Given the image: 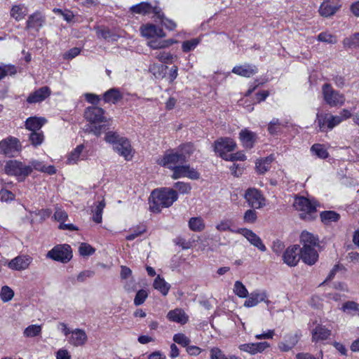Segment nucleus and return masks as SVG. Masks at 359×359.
<instances>
[{"mask_svg":"<svg viewBox=\"0 0 359 359\" xmlns=\"http://www.w3.org/2000/svg\"><path fill=\"white\" fill-rule=\"evenodd\" d=\"M177 198V192L172 189L154 190L149 200V209L153 212L158 213L162 208L171 206Z\"/></svg>","mask_w":359,"mask_h":359,"instance_id":"f257e3e1","label":"nucleus"},{"mask_svg":"<svg viewBox=\"0 0 359 359\" xmlns=\"http://www.w3.org/2000/svg\"><path fill=\"white\" fill-rule=\"evenodd\" d=\"M104 110L97 107H89L84 113V116L86 120L91 123L87 130L93 133L96 136H100L105 129V125L96 126L95 123L105 122V117L104 116Z\"/></svg>","mask_w":359,"mask_h":359,"instance_id":"f03ea898","label":"nucleus"},{"mask_svg":"<svg viewBox=\"0 0 359 359\" xmlns=\"http://www.w3.org/2000/svg\"><path fill=\"white\" fill-rule=\"evenodd\" d=\"M293 206L299 212V217L304 220H312L316 217V203L304 196H297Z\"/></svg>","mask_w":359,"mask_h":359,"instance_id":"7ed1b4c3","label":"nucleus"},{"mask_svg":"<svg viewBox=\"0 0 359 359\" xmlns=\"http://www.w3.org/2000/svg\"><path fill=\"white\" fill-rule=\"evenodd\" d=\"M5 172L15 176L18 181H23L31 172L32 168L17 160H9L4 167Z\"/></svg>","mask_w":359,"mask_h":359,"instance_id":"20e7f679","label":"nucleus"},{"mask_svg":"<svg viewBox=\"0 0 359 359\" xmlns=\"http://www.w3.org/2000/svg\"><path fill=\"white\" fill-rule=\"evenodd\" d=\"M322 95L323 100L330 107H341L345 103L344 95L335 90L329 83L322 86Z\"/></svg>","mask_w":359,"mask_h":359,"instance_id":"39448f33","label":"nucleus"},{"mask_svg":"<svg viewBox=\"0 0 359 359\" xmlns=\"http://www.w3.org/2000/svg\"><path fill=\"white\" fill-rule=\"evenodd\" d=\"M156 163L172 170L180 164L185 163V155L180 154L177 150L165 153L163 156L157 158Z\"/></svg>","mask_w":359,"mask_h":359,"instance_id":"423d86ee","label":"nucleus"},{"mask_svg":"<svg viewBox=\"0 0 359 359\" xmlns=\"http://www.w3.org/2000/svg\"><path fill=\"white\" fill-rule=\"evenodd\" d=\"M46 257L62 263H67L72 258L71 247L67 244L57 245L48 252Z\"/></svg>","mask_w":359,"mask_h":359,"instance_id":"0eeeda50","label":"nucleus"},{"mask_svg":"<svg viewBox=\"0 0 359 359\" xmlns=\"http://www.w3.org/2000/svg\"><path fill=\"white\" fill-rule=\"evenodd\" d=\"M236 143L229 137H222L215 142L214 150L218 155L224 160H226L229 156V152L236 149Z\"/></svg>","mask_w":359,"mask_h":359,"instance_id":"6e6552de","label":"nucleus"},{"mask_svg":"<svg viewBox=\"0 0 359 359\" xmlns=\"http://www.w3.org/2000/svg\"><path fill=\"white\" fill-rule=\"evenodd\" d=\"M244 197L251 208L259 209L266 205L265 198L257 189H248L245 193Z\"/></svg>","mask_w":359,"mask_h":359,"instance_id":"1a4fd4ad","label":"nucleus"},{"mask_svg":"<svg viewBox=\"0 0 359 359\" xmlns=\"http://www.w3.org/2000/svg\"><path fill=\"white\" fill-rule=\"evenodd\" d=\"M140 32L141 36L148 41L154 38H165L166 36V33L162 27L150 22L142 25L140 27Z\"/></svg>","mask_w":359,"mask_h":359,"instance_id":"9d476101","label":"nucleus"},{"mask_svg":"<svg viewBox=\"0 0 359 359\" xmlns=\"http://www.w3.org/2000/svg\"><path fill=\"white\" fill-rule=\"evenodd\" d=\"M20 150L17 138L10 137L0 142V153L8 157H13Z\"/></svg>","mask_w":359,"mask_h":359,"instance_id":"9b49d317","label":"nucleus"},{"mask_svg":"<svg viewBox=\"0 0 359 359\" xmlns=\"http://www.w3.org/2000/svg\"><path fill=\"white\" fill-rule=\"evenodd\" d=\"M316 121L318 123L319 130L325 132L326 128L332 130L334 127L341 123V119L338 116L333 115H319L317 114Z\"/></svg>","mask_w":359,"mask_h":359,"instance_id":"f8f14e48","label":"nucleus"},{"mask_svg":"<svg viewBox=\"0 0 359 359\" xmlns=\"http://www.w3.org/2000/svg\"><path fill=\"white\" fill-rule=\"evenodd\" d=\"M270 347V344L267 341L245 343L238 345V348L241 352L255 355L264 352Z\"/></svg>","mask_w":359,"mask_h":359,"instance_id":"ddd939ff","label":"nucleus"},{"mask_svg":"<svg viewBox=\"0 0 359 359\" xmlns=\"http://www.w3.org/2000/svg\"><path fill=\"white\" fill-rule=\"evenodd\" d=\"M172 178L177 180L182 177H188L191 180H198L200 174L194 168L189 165H179L172 170Z\"/></svg>","mask_w":359,"mask_h":359,"instance_id":"4468645a","label":"nucleus"},{"mask_svg":"<svg viewBox=\"0 0 359 359\" xmlns=\"http://www.w3.org/2000/svg\"><path fill=\"white\" fill-rule=\"evenodd\" d=\"M46 22V15L41 11H36L28 16L25 29L39 32Z\"/></svg>","mask_w":359,"mask_h":359,"instance_id":"2eb2a0df","label":"nucleus"},{"mask_svg":"<svg viewBox=\"0 0 359 359\" xmlns=\"http://www.w3.org/2000/svg\"><path fill=\"white\" fill-rule=\"evenodd\" d=\"M284 262L290 266H296L301 259V249L297 245L289 246L283 255Z\"/></svg>","mask_w":359,"mask_h":359,"instance_id":"dca6fc26","label":"nucleus"},{"mask_svg":"<svg viewBox=\"0 0 359 359\" xmlns=\"http://www.w3.org/2000/svg\"><path fill=\"white\" fill-rule=\"evenodd\" d=\"M236 233L243 236L251 245L256 247L260 251L265 252L266 250V248L265 245L263 243L260 237L258 236L252 230L243 228L238 229L236 231Z\"/></svg>","mask_w":359,"mask_h":359,"instance_id":"f3484780","label":"nucleus"},{"mask_svg":"<svg viewBox=\"0 0 359 359\" xmlns=\"http://www.w3.org/2000/svg\"><path fill=\"white\" fill-rule=\"evenodd\" d=\"M339 7V0H324L319 8V13L327 18L335 14Z\"/></svg>","mask_w":359,"mask_h":359,"instance_id":"a211bd4d","label":"nucleus"},{"mask_svg":"<svg viewBox=\"0 0 359 359\" xmlns=\"http://www.w3.org/2000/svg\"><path fill=\"white\" fill-rule=\"evenodd\" d=\"M51 94L49 87L43 86L31 93L27 97V102L29 104L40 103L44 101Z\"/></svg>","mask_w":359,"mask_h":359,"instance_id":"6ab92c4d","label":"nucleus"},{"mask_svg":"<svg viewBox=\"0 0 359 359\" xmlns=\"http://www.w3.org/2000/svg\"><path fill=\"white\" fill-rule=\"evenodd\" d=\"M32 262L29 255H20L11 259L8 266L11 269L22 271L27 269Z\"/></svg>","mask_w":359,"mask_h":359,"instance_id":"aec40b11","label":"nucleus"},{"mask_svg":"<svg viewBox=\"0 0 359 359\" xmlns=\"http://www.w3.org/2000/svg\"><path fill=\"white\" fill-rule=\"evenodd\" d=\"M299 337L297 333L286 334L283 341L278 343V348L280 351L288 352L298 343Z\"/></svg>","mask_w":359,"mask_h":359,"instance_id":"412c9836","label":"nucleus"},{"mask_svg":"<svg viewBox=\"0 0 359 359\" xmlns=\"http://www.w3.org/2000/svg\"><path fill=\"white\" fill-rule=\"evenodd\" d=\"M114 149L126 161L130 160L133 157L131 144L126 137H121Z\"/></svg>","mask_w":359,"mask_h":359,"instance_id":"4be33fe9","label":"nucleus"},{"mask_svg":"<svg viewBox=\"0 0 359 359\" xmlns=\"http://www.w3.org/2000/svg\"><path fill=\"white\" fill-rule=\"evenodd\" d=\"M269 303L267 300V294L265 291H254L251 292L248 298L245 300L244 306L248 308L253 307L257 305L259 302Z\"/></svg>","mask_w":359,"mask_h":359,"instance_id":"5701e85b","label":"nucleus"},{"mask_svg":"<svg viewBox=\"0 0 359 359\" xmlns=\"http://www.w3.org/2000/svg\"><path fill=\"white\" fill-rule=\"evenodd\" d=\"M301 259L308 265H313L318 259V254L315 247H304L301 248Z\"/></svg>","mask_w":359,"mask_h":359,"instance_id":"b1692460","label":"nucleus"},{"mask_svg":"<svg viewBox=\"0 0 359 359\" xmlns=\"http://www.w3.org/2000/svg\"><path fill=\"white\" fill-rule=\"evenodd\" d=\"M177 43V41L172 39H163V38H154L148 41L147 45L153 50H158L168 48Z\"/></svg>","mask_w":359,"mask_h":359,"instance_id":"393cba45","label":"nucleus"},{"mask_svg":"<svg viewBox=\"0 0 359 359\" xmlns=\"http://www.w3.org/2000/svg\"><path fill=\"white\" fill-rule=\"evenodd\" d=\"M239 139L244 147L251 149L256 142L257 135L248 129L244 128L239 133Z\"/></svg>","mask_w":359,"mask_h":359,"instance_id":"a878e982","label":"nucleus"},{"mask_svg":"<svg viewBox=\"0 0 359 359\" xmlns=\"http://www.w3.org/2000/svg\"><path fill=\"white\" fill-rule=\"evenodd\" d=\"M232 72L241 76L250 78L257 72V68L255 65L245 64L235 66L232 69Z\"/></svg>","mask_w":359,"mask_h":359,"instance_id":"bb28decb","label":"nucleus"},{"mask_svg":"<svg viewBox=\"0 0 359 359\" xmlns=\"http://www.w3.org/2000/svg\"><path fill=\"white\" fill-rule=\"evenodd\" d=\"M87 334L81 329H76L71 332L69 342L74 346L84 345L87 341Z\"/></svg>","mask_w":359,"mask_h":359,"instance_id":"cd10ccee","label":"nucleus"},{"mask_svg":"<svg viewBox=\"0 0 359 359\" xmlns=\"http://www.w3.org/2000/svg\"><path fill=\"white\" fill-rule=\"evenodd\" d=\"M312 341L318 342L327 339L331 335V330L325 326L318 325L311 332Z\"/></svg>","mask_w":359,"mask_h":359,"instance_id":"c85d7f7f","label":"nucleus"},{"mask_svg":"<svg viewBox=\"0 0 359 359\" xmlns=\"http://www.w3.org/2000/svg\"><path fill=\"white\" fill-rule=\"evenodd\" d=\"M167 318L170 321L184 325L189 320L188 316L181 309H175L170 311L167 314Z\"/></svg>","mask_w":359,"mask_h":359,"instance_id":"c756f323","label":"nucleus"},{"mask_svg":"<svg viewBox=\"0 0 359 359\" xmlns=\"http://www.w3.org/2000/svg\"><path fill=\"white\" fill-rule=\"evenodd\" d=\"M27 13L28 8L23 4L13 5L10 11L11 17L18 22L23 20Z\"/></svg>","mask_w":359,"mask_h":359,"instance_id":"7c9ffc66","label":"nucleus"},{"mask_svg":"<svg viewBox=\"0 0 359 359\" xmlns=\"http://www.w3.org/2000/svg\"><path fill=\"white\" fill-rule=\"evenodd\" d=\"M46 120L42 117H29L25 122V127L32 132L39 131L45 124Z\"/></svg>","mask_w":359,"mask_h":359,"instance_id":"2f4dec72","label":"nucleus"},{"mask_svg":"<svg viewBox=\"0 0 359 359\" xmlns=\"http://www.w3.org/2000/svg\"><path fill=\"white\" fill-rule=\"evenodd\" d=\"M27 166L32 168V171L36 170L49 175H53L56 172V169L53 165H46L42 162L37 160H32Z\"/></svg>","mask_w":359,"mask_h":359,"instance_id":"473e14b6","label":"nucleus"},{"mask_svg":"<svg viewBox=\"0 0 359 359\" xmlns=\"http://www.w3.org/2000/svg\"><path fill=\"white\" fill-rule=\"evenodd\" d=\"M341 310L342 312L350 316H359V304L353 301H347L344 302Z\"/></svg>","mask_w":359,"mask_h":359,"instance_id":"72a5a7b5","label":"nucleus"},{"mask_svg":"<svg viewBox=\"0 0 359 359\" xmlns=\"http://www.w3.org/2000/svg\"><path fill=\"white\" fill-rule=\"evenodd\" d=\"M300 242L302 248L316 247L318 244V238L313 234L304 231L301 234Z\"/></svg>","mask_w":359,"mask_h":359,"instance_id":"f704fd0d","label":"nucleus"},{"mask_svg":"<svg viewBox=\"0 0 359 359\" xmlns=\"http://www.w3.org/2000/svg\"><path fill=\"white\" fill-rule=\"evenodd\" d=\"M84 145L79 144L74 149H73L68 155L67 158V164H76L80 160H81V153L83 151Z\"/></svg>","mask_w":359,"mask_h":359,"instance_id":"c9c22d12","label":"nucleus"},{"mask_svg":"<svg viewBox=\"0 0 359 359\" xmlns=\"http://www.w3.org/2000/svg\"><path fill=\"white\" fill-rule=\"evenodd\" d=\"M153 286L156 290L159 291L163 296L168 294L170 288V285L159 275H158L156 278L154 279Z\"/></svg>","mask_w":359,"mask_h":359,"instance_id":"e433bc0d","label":"nucleus"},{"mask_svg":"<svg viewBox=\"0 0 359 359\" xmlns=\"http://www.w3.org/2000/svg\"><path fill=\"white\" fill-rule=\"evenodd\" d=\"M121 99H122V94L116 88H111L104 94L105 102L115 104Z\"/></svg>","mask_w":359,"mask_h":359,"instance_id":"4c0bfd02","label":"nucleus"},{"mask_svg":"<svg viewBox=\"0 0 359 359\" xmlns=\"http://www.w3.org/2000/svg\"><path fill=\"white\" fill-rule=\"evenodd\" d=\"M273 161V157L269 156L265 158H262L256 162V169L259 174H264L268 171L271 167V163Z\"/></svg>","mask_w":359,"mask_h":359,"instance_id":"58836bf2","label":"nucleus"},{"mask_svg":"<svg viewBox=\"0 0 359 359\" xmlns=\"http://www.w3.org/2000/svg\"><path fill=\"white\" fill-rule=\"evenodd\" d=\"M152 6L148 2H141L130 8V11L136 14L147 15L151 12Z\"/></svg>","mask_w":359,"mask_h":359,"instance_id":"ea45409f","label":"nucleus"},{"mask_svg":"<svg viewBox=\"0 0 359 359\" xmlns=\"http://www.w3.org/2000/svg\"><path fill=\"white\" fill-rule=\"evenodd\" d=\"M189 227L193 231L200 232L205 229V224L203 218L201 217H194L190 218Z\"/></svg>","mask_w":359,"mask_h":359,"instance_id":"a19ab883","label":"nucleus"},{"mask_svg":"<svg viewBox=\"0 0 359 359\" xmlns=\"http://www.w3.org/2000/svg\"><path fill=\"white\" fill-rule=\"evenodd\" d=\"M311 151L313 154L322 159L327 158L329 156L325 147L320 144H314L311 148Z\"/></svg>","mask_w":359,"mask_h":359,"instance_id":"79ce46f5","label":"nucleus"},{"mask_svg":"<svg viewBox=\"0 0 359 359\" xmlns=\"http://www.w3.org/2000/svg\"><path fill=\"white\" fill-rule=\"evenodd\" d=\"M41 326L39 325H31L27 327L23 331V335L25 337H35L41 334Z\"/></svg>","mask_w":359,"mask_h":359,"instance_id":"37998d69","label":"nucleus"},{"mask_svg":"<svg viewBox=\"0 0 359 359\" xmlns=\"http://www.w3.org/2000/svg\"><path fill=\"white\" fill-rule=\"evenodd\" d=\"M155 57L158 59L161 62L171 64L174 62V60L177 57V56L172 55L170 52L159 51L155 53Z\"/></svg>","mask_w":359,"mask_h":359,"instance_id":"c03bdc74","label":"nucleus"},{"mask_svg":"<svg viewBox=\"0 0 359 359\" xmlns=\"http://www.w3.org/2000/svg\"><path fill=\"white\" fill-rule=\"evenodd\" d=\"M343 45L345 48H359V33H355L343 40Z\"/></svg>","mask_w":359,"mask_h":359,"instance_id":"a18cd8bd","label":"nucleus"},{"mask_svg":"<svg viewBox=\"0 0 359 359\" xmlns=\"http://www.w3.org/2000/svg\"><path fill=\"white\" fill-rule=\"evenodd\" d=\"M200 42L201 39L199 38H194L190 40L184 41L182 43V50L184 53L194 50Z\"/></svg>","mask_w":359,"mask_h":359,"instance_id":"49530a36","label":"nucleus"},{"mask_svg":"<svg viewBox=\"0 0 359 359\" xmlns=\"http://www.w3.org/2000/svg\"><path fill=\"white\" fill-rule=\"evenodd\" d=\"M320 218L323 222L327 224L338 221L339 215L334 211H324L320 213Z\"/></svg>","mask_w":359,"mask_h":359,"instance_id":"de8ad7c7","label":"nucleus"},{"mask_svg":"<svg viewBox=\"0 0 359 359\" xmlns=\"http://www.w3.org/2000/svg\"><path fill=\"white\" fill-rule=\"evenodd\" d=\"M105 207V202L104 200L99 202V203L97 205L94 214L93 215V220L99 224L102 222V212L103 210Z\"/></svg>","mask_w":359,"mask_h":359,"instance_id":"09e8293b","label":"nucleus"},{"mask_svg":"<svg viewBox=\"0 0 359 359\" xmlns=\"http://www.w3.org/2000/svg\"><path fill=\"white\" fill-rule=\"evenodd\" d=\"M233 292L241 298H245L248 296V291L247 288L239 280H236L234 283Z\"/></svg>","mask_w":359,"mask_h":359,"instance_id":"8fccbe9b","label":"nucleus"},{"mask_svg":"<svg viewBox=\"0 0 359 359\" xmlns=\"http://www.w3.org/2000/svg\"><path fill=\"white\" fill-rule=\"evenodd\" d=\"M318 40L328 44H334L337 42V38L335 35L328 32H323L318 35Z\"/></svg>","mask_w":359,"mask_h":359,"instance_id":"3c124183","label":"nucleus"},{"mask_svg":"<svg viewBox=\"0 0 359 359\" xmlns=\"http://www.w3.org/2000/svg\"><path fill=\"white\" fill-rule=\"evenodd\" d=\"M14 296L13 290L8 286L4 285L0 291V298L2 302H8L11 301Z\"/></svg>","mask_w":359,"mask_h":359,"instance_id":"603ef678","label":"nucleus"},{"mask_svg":"<svg viewBox=\"0 0 359 359\" xmlns=\"http://www.w3.org/2000/svg\"><path fill=\"white\" fill-rule=\"evenodd\" d=\"M17 72L15 66L11 65L0 66V80L4 79L6 76L14 75Z\"/></svg>","mask_w":359,"mask_h":359,"instance_id":"864d4df0","label":"nucleus"},{"mask_svg":"<svg viewBox=\"0 0 359 359\" xmlns=\"http://www.w3.org/2000/svg\"><path fill=\"white\" fill-rule=\"evenodd\" d=\"M79 252L81 256L86 257L94 254L95 249L86 243H82L79 245Z\"/></svg>","mask_w":359,"mask_h":359,"instance_id":"5fc2aeb1","label":"nucleus"},{"mask_svg":"<svg viewBox=\"0 0 359 359\" xmlns=\"http://www.w3.org/2000/svg\"><path fill=\"white\" fill-rule=\"evenodd\" d=\"M173 341L184 347L188 346L191 342L190 339L182 333L175 334L173 336Z\"/></svg>","mask_w":359,"mask_h":359,"instance_id":"6e6d98bb","label":"nucleus"},{"mask_svg":"<svg viewBox=\"0 0 359 359\" xmlns=\"http://www.w3.org/2000/svg\"><path fill=\"white\" fill-rule=\"evenodd\" d=\"M180 154L185 155V162L187 158L194 152V148L193 144L190 143L184 144L181 145L177 149Z\"/></svg>","mask_w":359,"mask_h":359,"instance_id":"4d7b16f0","label":"nucleus"},{"mask_svg":"<svg viewBox=\"0 0 359 359\" xmlns=\"http://www.w3.org/2000/svg\"><path fill=\"white\" fill-rule=\"evenodd\" d=\"M232 222L230 219H223L220 221L217 225L216 229L219 231H230L231 232H236L231 229Z\"/></svg>","mask_w":359,"mask_h":359,"instance_id":"13d9d810","label":"nucleus"},{"mask_svg":"<svg viewBox=\"0 0 359 359\" xmlns=\"http://www.w3.org/2000/svg\"><path fill=\"white\" fill-rule=\"evenodd\" d=\"M121 137H119L116 133L110 131L106 133L104 140L107 142L113 144V148L114 149L115 146L117 145V143Z\"/></svg>","mask_w":359,"mask_h":359,"instance_id":"bf43d9fd","label":"nucleus"},{"mask_svg":"<svg viewBox=\"0 0 359 359\" xmlns=\"http://www.w3.org/2000/svg\"><path fill=\"white\" fill-rule=\"evenodd\" d=\"M146 231V226L144 225H139L136 226L133 230V232L130 234H128L126 236V240L128 241H133L135 238L138 237L139 236L142 235L143 233Z\"/></svg>","mask_w":359,"mask_h":359,"instance_id":"052dcab7","label":"nucleus"},{"mask_svg":"<svg viewBox=\"0 0 359 359\" xmlns=\"http://www.w3.org/2000/svg\"><path fill=\"white\" fill-rule=\"evenodd\" d=\"M97 33L99 37H102L108 41H116L118 39V36L111 34L109 29H100Z\"/></svg>","mask_w":359,"mask_h":359,"instance_id":"680f3d73","label":"nucleus"},{"mask_svg":"<svg viewBox=\"0 0 359 359\" xmlns=\"http://www.w3.org/2000/svg\"><path fill=\"white\" fill-rule=\"evenodd\" d=\"M148 297V293L145 290H140L136 293L134 299V304L140 306L142 304Z\"/></svg>","mask_w":359,"mask_h":359,"instance_id":"e2e57ef3","label":"nucleus"},{"mask_svg":"<svg viewBox=\"0 0 359 359\" xmlns=\"http://www.w3.org/2000/svg\"><path fill=\"white\" fill-rule=\"evenodd\" d=\"M123 287L128 292H133L136 288V283L133 277L128 279L121 280Z\"/></svg>","mask_w":359,"mask_h":359,"instance_id":"0e129e2a","label":"nucleus"},{"mask_svg":"<svg viewBox=\"0 0 359 359\" xmlns=\"http://www.w3.org/2000/svg\"><path fill=\"white\" fill-rule=\"evenodd\" d=\"M29 140L31 141L33 145H39L42 143L43 140V135L42 133L38 131L32 132L29 135Z\"/></svg>","mask_w":359,"mask_h":359,"instance_id":"69168bd1","label":"nucleus"},{"mask_svg":"<svg viewBox=\"0 0 359 359\" xmlns=\"http://www.w3.org/2000/svg\"><path fill=\"white\" fill-rule=\"evenodd\" d=\"M224 352L217 347L212 348L210 351V359H228Z\"/></svg>","mask_w":359,"mask_h":359,"instance_id":"338daca9","label":"nucleus"},{"mask_svg":"<svg viewBox=\"0 0 359 359\" xmlns=\"http://www.w3.org/2000/svg\"><path fill=\"white\" fill-rule=\"evenodd\" d=\"M281 123L278 118H273L269 123L268 130L270 134H277L280 131Z\"/></svg>","mask_w":359,"mask_h":359,"instance_id":"774afa93","label":"nucleus"}]
</instances>
